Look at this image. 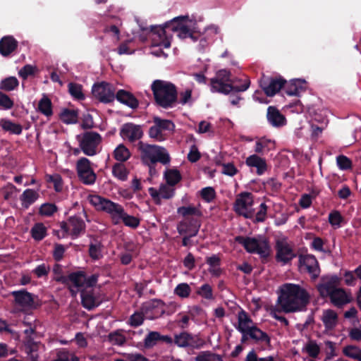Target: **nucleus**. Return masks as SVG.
<instances>
[{"label": "nucleus", "instance_id": "nucleus-1", "mask_svg": "<svg viewBox=\"0 0 361 361\" xmlns=\"http://www.w3.org/2000/svg\"><path fill=\"white\" fill-rule=\"evenodd\" d=\"M238 80L232 78L231 73L226 69L218 71L215 76L209 80L210 90L213 93H219L225 95L232 94L230 97V102L232 105L238 104L241 97L235 95V93L244 92L250 87V82L245 79L242 84L238 85Z\"/></svg>", "mask_w": 361, "mask_h": 361}, {"label": "nucleus", "instance_id": "nucleus-2", "mask_svg": "<svg viewBox=\"0 0 361 361\" xmlns=\"http://www.w3.org/2000/svg\"><path fill=\"white\" fill-rule=\"evenodd\" d=\"M309 293L298 284L285 283L281 288L278 302L286 313L305 310L310 303Z\"/></svg>", "mask_w": 361, "mask_h": 361}, {"label": "nucleus", "instance_id": "nucleus-3", "mask_svg": "<svg viewBox=\"0 0 361 361\" xmlns=\"http://www.w3.org/2000/svg\"><path fill=\"white\" fill-rule=\"evenodd\" d=\"M89 201L96 210L110 214L114 225L123 222L126 226L132 228H137L140 226V219L128 214L123 207L118 203L97 195H90Z\"/></svg>", "mask_w": 361, "mask_h": 361}, {"label": "nucleus", "instance_id": "nucleus-4", "mask_svg": "<svg viewBox=\"0 0 361 361\" xmlns=\"http://www.w3.org/2000/svg\"><path fill=\"white\" fill-rule=\"evenodd\" d=\"M188 18V16H180L165 23L163 26L152 25L149 30L155 35L152 39V45L169 48L171 47V35L168 34V30L178 32V36L180 39L189 37L191 29L184 24Z\"/></svg>", "mask_w": 361, "mask_h": 361}, {"label": "nucleus", "instance_id": "nucleus-5", "mask_svg": "<svg viewBox=\"0 0 361 361\" xmlns=\"http://www.w3.org/2000/svg\"><path fill=\"white\" fill-rule=\"evenodd\" d=\"M155 104L164 109L174 108L178 104L176 86L166 80H155L151 85Z\"/></svg>", "mask_w": 361, "mask_h": 361}, {"label": "nucleus", "instance_id": "nucleus-6", "mask_svg": "<svg viewBox=\"0 0 361 361\" xmlns=\"http://www.w3.org/2000/svg\"><path fill=\"white\" fill-rule=\"evenodd\" d=\"M177 214L183 218L177 224L178 233L197 235L202 225V211L193 205L182 206L177 209Z\"/></svg>", "mask_w": 361, "mask_h": 361}, {"label": "nucleus", "instance_id": "nucleus-7", "mask_svg": "<svg viewBox=\"0 0 361 361\" xmlns=\"http://www.w3.org/2000/svg\"><path fill=\"white\" fill-rule=\"evenodd\" d=\"M137 149L140 152V156L144 162H149L152 164L160 162L166 165L171 161L167 150L163 147L149 145L140 141L137 145Z\"/></svg>", "mask_w": 361, "mask_h": 361}, {"label": "nucleus", "instance_id": "nucleus-8", "mask_svg": "<svg viewBox=\"0 0 361 361\" xmlns=\"http://www.w3.org/2000/svg\"><path fill=\"white\" fill-rule=\"evenodd\" d=\"M13 298V303L20 308V311L27 312L37 309L40 307L41 303L38 299V296L28 292L26 289H20L13 290L10 293Z\"/></svg>", "mask_w": 361, "mask_h": 361}, {"label": "nucleus", "instance_id": "nucleus-9", "mask_svg": "<svg viewBox=\"0 0 361 361\" xmlns=\"http://www.w3.org/2000/svg\"><path fill=\"white\" fill-rule=\"evenodd\" d=\"M76 139L81 151L89 157L94 156L98 153V146L102 140L100 134L94 131H86L78 135Z\"/></svg>", "mask_w": 361, "mask_h": 361}, {"label": "nucleus", "instance_id": "nucleus-10", "mask_svg": "<svg viewBox=\"0 0 361 361\" xmlns=\"http://www.w3.org/2000/svg\"><path fill=\"white\" fill-rule=\"evenodd\" d=\"M235 242L241 245L248 253H256L262 257H267L269 255V246L266 241H259L255 238L237 235Z\"/></svg>", "mask_w": 361, "mask_h": 361}, {"label": "nucleus", "instance_id": "nucleus-11", "mask_svg": "<svg viewBox=\"0 0 361 361\" xmlns=\"http://www.w3.org/2000/svg\"><path fill=\"white\" fill-rule=\"evenodd\" d=\"M175 125L168 119H163L159 116L153 118V125L149 128L148 135L149 137L155 140L156 141H163L166 139L165 131H173Z\"/></svg>", "mask_w": 361, "mask_h": 361}, {"label": "nucleus", "instance_id": "nucleus-12", "mask_svg": "<svg viewBox=\"0 0 361 361\" xmlns=\"http://www.w3.org/2000/svg\"><path fill=\"white\" fill-rule=\"evenodd\" d=\"M259 83L267 97H273L285 86L286 80L280 75L271 77L263 74L259 80Z\"/></svg>", "mask_w": 361, "mask_h": 361}, {"label": "nucleus", "instance_id": "nucleus-13", "mask_svg": "<svg viewBox=\"0 0 361 361\" xmlns=\"http://www.w3.org/2000/svg\"><path fill=\"white\" fill-rule=\"evenodd\" d=\"M253 203V195L249 192H243L237 196L233 204V209L236 214L245 219H251L253 216V211L249 208Z\"/></svg>", "mask_w": 361, "mask_h": 361}, {"label": "nucleus", "instance_id": "nucleus-14", "mask_svg": "<svg viewBox=\"0 0 361 361\" xmlns=\"http://www.w3.org/2000/svg\"><path fill=\"white\" fill-rule=\"evenodd\" d=\"M115 87L114 85L101 82L94 84L92 88V96L104 104L111 103L115 99Z\"/></svg>", "mask_w": 361, "mask_h": 361}, {"label": "nucleus", "instance_id": "nucleus-15", "mask_svg": "<svg viewBox=\"0 0 361 361\" xmlns=\"http://www.w3.org/2000/svg\"><path fill=\"white\" fill-rule=\"evenodd\" d=\"M76 171L79 180L85 185L95 183L97 176L92 168V162L87 158L81 157L77 161Z\"/></svg>", "mask_w": 361, "mask_h": 361}, {"label": "nucleus", "instance_id": "nucleus-16", "mask_svg": "<svg viewBox=\"0 0 361 361\" xmlns=\"http://www.w3.org/2000/svg\"><path fill=\"white\" fill-rule=\"evenodd\" d=\"M174 344L179 348L200 349L203 347L204 342L198 335L182 331L174 335Z\"/></svg>", "mask_w": 361, "mask_h": 361}, {"label": "nucleus", "instance_id": "nucleus-17", "mask_svg": "<svg viewBox=\"0 0 361 361\" xmlns=\"http://www.w3.org/2000/svg\"><path fill=\"white\" fill-rule=\"evenodd\" d=\"M66 286L72 297H76L78 292L85 290V271H77L67 276Z\"/></svg>", "mask_w": 361, "mask_h": 361}, {"label": "nucleus", "instance_id": "nucleus-18", "mask_svg": "<svg viewBox=\"0 0 361 361\" xmlns=\"http://www.w3.org/2000/svg\"><path fill=\"white\" fill-rule=\"evenodd\" d=\"M120 135L123 140L133 143L140 140L144 135V132L141 126L133 123H126L122 126Z\"/></svg>", "mask_w": 361, "mask_h": 361}, {"label": "nucleus", "instance_id": "nucleus-19", "mask_svg": "<svg viewBox=\"0 0 361 361\" xmlns=\"http://www.w3.org/2000/svg\"><path fill=\"white\" fill-rule=\"evenodd\" d=\"M299 263L305 268L312 279L319 277L320 268L317 258L313 255H300Z\"/></svg>", "mask_w": 361, "mask_h": 361}, {"label": "nucleus", "instance_id": "nucleus-20", "mask_svg": "<svg viewBox=\"0 0 361 361\" xmlns=\"http://www.w3.org/2000/svg\"><path fill=\"white\" fill-rule=\"evenodd\" d=\"M276 254V260L286 264L290 262L295 255L291 247L286 242L278 240L275 246Z\"/></svg>", "mask_w": 361, "mask_h": 361}, {"label": "nucleus", "instance_id": "nucleus-21", "mask_svg": "<svg viewBox=\"0 0 361 361\" xmlns=\"http://www.w3.org/2000/svg\"><path fill=\"white\" fill-rule=\"evenodd\" d=\"M338 283L339 278L337 276L322 277L321 283L317 286V289L322 298H329Z\"/></svg>", "mask_w": 361, "mask_h": 361}, {"label": "nucleus", "instance_id": "nucleus-22", "mask_svg": "<svg viewBox=\"0 0 361 361\" xmlns=\"http://www.w3.org/2000/svg\"><path fill=\"white\" fill-rule=\"evenodd\" d=\"M68 221L70 226V235L72 239H76L85 234L86 231V224L80 216L77 215L70 216L68 219Z\"/></svg>", "mask_w": 361, "mask_h": 361}, {"label": "nucleus", "instance_id": "nucleus-23", "mask_svg": "<svg viewBox=\"0 0 361 361\" xmlns=\"http://www.w3.org/2000/svg\"><path fill=\"white\" fill-rule=\"evenodd\" d=\"M18 42L11 35H6L0 39V54L4 56H10L16 50Z\"/></svg>", "mask_w": 361, "mask_h": 361}, {"label": "nucleus", "instance_id": "nucleus-24", "mask_svg": "<svg viewBox=\"0 0 361 361\" xmlns=\"http://www.w3.org/2000/svg\"><path fill=\"white\" fill-rule=\"evenodd\" d=\"M115 99L120 103L133 109H135L139 106V101L130 92L125 90H119L115 93Z\"/></svg>", "mask_w": 361, "mask_h": 361}, {"label": "nucleus", "instance_id": "nucleus-25", "mask_svg": "<svg viewBox=\"0 0 361 361\" xmlns=\"http://www.w3.org/2000/svg\"><path fill=\"white\" fill-rule=\"evenodd\" d=\"M267 118L268 122L274 127H281L286 124L285 116L274 106L267 108Z\"/></svg>", "mask_w": 361, "mask_h": 361}, {"label": "nucleus", "instance_id": "nucleus-26", "mask_svg": "<svg viewBox=\"0 0 361 361\" xmlns=\"http://www.w3.org/2000/svg\"><path fill=\"white\" fill-rule=\"evenodd\" d=\"M245 164L250 167L257 169V174L261 176L267 170V164L265 159L260 157L257 154H252L247 157Z\"/></svg>", "mask_w": 361, "mask_h": 361}, {"label": "nucleus", "instance_id": "nucleus-27", "mask_svg": "<svg viewBox=\"0 0 361 361\" xmlns=\"http://www.w3.org/2000/svg\"><path fill=\"white\" fill-rule=\"evenodd\" d=\"M39 197L37 191L33 189H26L20 196L21 205L25 209H28L30 206L34 204Z\"/></svg>", "mask_w": 361, "mask_h": 361}, {"label": "nucleus", "instance_id": "nucleus-28", "mask_svg": "<svg viewBox=\"0 0 361 361\" xmlns=\"http://www.w3.org/2000/svg\"><path fill=\"white\" fill-rule=\"evenodd\" d=\"M331 302L336 307H342L343 305L350 302V299L342 288H336L329 296Z\"/></svg>", "mask_w": 361, "mask_h": 361}, {"label": "nucleus", "instance_id": "nucleus-29", "mask_svg": "<svg viewBox=\"0 0 361 361\" xmlns=\"http://www.w3.org/2000/svg\"><path fill=\"white\" fill-rule=\"evenodd\" d=\"M275 148V142L266 137L259 138L255 143V152L259 154H264Z\"/></svg>", "mask_w": 361, "mask_h": 361}, {"label": "nucleus", "instance_id": "nucleus-30", "mask_svg": "<svg viewBox=\"0 0 361 361\" xmlns=\"http://www.w3.org/2000/svg\"><path fill=\"white\" fill-rule=\"evenodd\" d=\"M248 334L250 339L254 340L256 343L264 342L267 345L270 344L271 338L269 336L255 325L250 327Z\"/></svg>", "mask_w": 361, "mask_h": 361}, {"label": "nucleus", "instance_id": "nucleus-31", "mask_svg": "<svg viewBox=\"0 0 361 361\" xmlns=\"http://www.w3.org/2000/svg\"><path fill=\"white\" fill-rule=\"evenodd\" d=\"M82 305L88 310H92L100 305L92 292L81 290L80 293Z\"/></svg>", "mask_w": 361, "mask_h": 361}, {"label": "nucleus", "instance_id": "nucleus-32", "mask_svg": "<svg viewBox=\"0 0 361 361\" xmlns=\"http://www.w3.org/2000/svg\"><path fill=\"white\" fill-rule=\"evenodd\" d=\"M238 326L236 329L240 332H245V331H249L251 326L250 324L253 323L252 319L248 315V314L243 309L238 314Z\"/></svg>", "mask_w": 361, "mask_h": 361}, {"label": "nucleus", "instance_id": "nucleus-33", "mask_svg": "<svg viewBox=\"0 0 361 361\" xmlns=\"http://www.w3.org/2000/svg\"><path fill=\"white\" fill-rule=\"evenodd\" d=\"M159 342H160V333L155 331H149L140 345L146 349H151L157 345Z\"/></svg>", "mask_w": 361, "mask_h": 361}, {"label": "nucleus", "instance_id": "nucleus-34", "mask_svg": "<svg viewBox=\"0 0 361 361\" xmlns=\"http://www.w3.org/2000/svg\"><path fill=\"white\" fill-rule=\"evenodd\" d=\"M0 126L6 131L14 135H20L23 131V127L18 123H15L9 119L1 118L0 120Z\"/></svg>", "mask_w": 361, "mask_h": 361}, {"label": "nucleus", "instance_id": "nucleus-35", "mask_svg": "<svg viewBox=\"0 0 361 361\" xmlns=\"http://www.w3.org/2000/svg\"><path fill=\"white\" fill-rule=\"evenodd\" d=\"M337 320L338 315L334 310H327L324 312L322 316V322L326 329H334L337 324Z\"/></svg>", "mask_w": 361, "mask_h": 361}, {"label": "nucleus", "instance_id": "nucleus-36", "mask_svg": "<svg viewBox=\"0 0 361 361\" xmlns=\"http://www.w3.org/2000/svg\"><path fill=\"white\" fill-rule=\"evenodd\" d=\"M301 84L302 80L298 79H293L288 83L286 82L283 87L286 94L288 96H298L300 91L302 90Z\"/></svg>", "mask_w": 361, "mask_h": 361}, {"label": "nucleus", "instance_id": "nucleus-37", "mask_svg": "<svg viewBox=\"0 0 361 361\" xmlns=\"http://www.w3.org/2000/svg\"><path fill=\"white\" fill-rule=\"evenodd\" d=\"M37 110L47 117L52 116V103L47 96L44 95L39 101Z\"/></svg>", "mask_w": 361, "mask_h": 361}, {"label": "nucleus", "instance_id": "nucleus-38", "mask_svg": "<svg viewBox=\"0 0 361 361\" xmlns=\"http://www.w3.org/2000/svg\"><path fill=\"white\" fill-rule=\"evenodd\" d=\"M78 111L75 109H64L60 114V119L66 124L78 122Z\"/></svg>", "mask_w": 361, "mask_h": 361}, {"label": "nucleus", "instance_id": "nucleus-39", "mask_svg": "<svg viewBox=\"0 0 361 361\" xmlns=\"http://www.w3.org/2000/svg\"><path fill=\"white\" fill-rule=\"evenodd\" d=\"M129 171L123 163H116L112 167V174L121 181L128 179Z\"/></svg>", "mask_w": 361, "mask_h": 361}, {"label": "nucleus", "instance_id": "nucleus-40", "mask_svg": "<svg viewBox=\"0 0 361 361\" xmlns=\"http://www.w3.org/2000/svg\"><path fill=\"white\" fill-rule=\"evenodd\" d=\"M19 85L18 80L14 76L7 77L0 82V90L11 92L16 90Z\"/></svg>", "mask_w": 361, "mask_h": 361}, {"label": "nucleus", "instance_id": "nucleus-41", "mask_svg": "<svg viewBox=\"0 0 361 361\" xmlns=\"http://www.w3.org/2000/svg\"><path fill=\"white\" fill-rule=\"evenodd\" d=\"M130 155L129 149L123 144H120L114 151V159L121 163L127 161Z\"/></svg>", "mask_w": 361, "mask_h": 361}, {"label": "nucleus", "instance_id": "nucleus-42", "mask_svg": "<svg viewBox=\"0 0 361 361\" xmlns=\"http://www.w3.org/2000/svg\"><path fill=\"white\" fill-rule=\"evenodd\" d=\"M164 177L169 186H174L182 179L181 174L178 169H168L164 173Z\"/></svg>", "mask_w": 361, "mask_h": 361}, {"label": "nucleus", "instance_id": "nucleus-43", "mask_svg": "<svg viewBox=\"0 0 361 361\" xmlns=\"http://www.w3.org/2000/svg\"><path fill=\"white\" fill-rule=\"evenodd\" d=\"M32 237L37 241L42 240L47 235V228L42 223H37L31 228Z\"/></svg>", "mask_w": 361, "mask_h": 361}, {"label": "nucleus", "instance_id": "nucleus-44", "mask_svg": "<svg viewBox=\"0 0 361 361\" xmlns=\"http://www.w3.org/2000/svg\"><path fill=\"white\" fill-rule=\"evenodd\" d=\"M53 361H79V358L73 353L62 348L56 353V357Z\"/></svg>", "mask_w": 361, "mask_h": 361}, {"label": "nucleus", "instance_id": "nucleus-45", "mask_svg": "<svg viewBox=\"0 0 361 361\" xmlns=\"http://www.w3.org/2000/svg\"><path fill=\"white\" fill-rule=\"evenodd\" d=\"M68 92L70 94L77 100L85 99V95L82 93V87L81 85L74 82L68 84Z\"/></svg>", "mask_w": 361, "mask_h": 361}, {"label": "nucleus", "instance_id": "nucleus-46", "mask_svg": "<svg viewBox=\"0 0 361 361\" xmlns=\"http://www.w3.org/2000/svg\"><path fill=\"white\" fill-rule=\"evenodd\" d=\"M123 330H116L108 335L109 342L113 345H123L126 342V338L121 334Z\"/></svg>", "mask_w": 361, "mask_h": 361}, {"label": "nucleus", "instance_id": "nucleus-47", "mask_svg": "<svg viewBox=\"0 0 361 361\" xmlns=\"http://www.w3.org/2000/svg\"><path fill=\"white\" fill-rule=\"evenodd\" d=\"M191 288L187 283H181L176 286L174 293L181 298H187L190 296Z\"/></svg>", "mask_w": 361, "mask_h": 361}, {"label": "nucleus", "instance_id": "nucleus-48", "mask_svg": "<svg viewBox=\"0 0 361 361\" xmlns=\"http://www.w3.org/2000/svg\"><path fill=\"white\" fill-rule=\"evenodd\" d=\"M305 350L310 357L317 358L320 353V348L315 341L310 340L305 347Z\"/></svg>", "mask_w": 361, "mask_h": 361}, {"label": "nucleus", "instance_id": "nucleus-49", "mask_svg": "<svg viewBox=\"0 0 361 361\" xmlns=\"http://www.w3.org/2000/svg\"><path fill=\"white\" fill-rule=\"evenodd\" d=\"M144 321V314L141 312H135L129 317L128 324L132 327H137L142 325Z\"/></svg>", "mask_w": 361, "mask_h": 361}, {"label": "nucleus", "instance_id": "nucleus-50", "mask_svg": "<svg viewBox=\"0 0 361 361\" xmlns=\"http://www.w3.org/2000/svg\"><path fill=\"white\" fill-rule=\"evenodd\" d=\"M198 295L207 300L214 299L213 290L212 286L208 283H204L196 291Z\"/></svg>", "mask_w": 361, "mask_h": 361}, {"label": "nucleus", "instance_id": "nucleus-51", "mask_svg": "<svg viewBox=\"0 0 361 361\" xmlns=\"http://www.w3.org/2000/svg\"><path fill=\"white\" fill-rule=\"evenodd\" d=\"M53 273L54 275V280L63 285L67 283V276L63 275V271L61 265L56 264L53 267Z\"/></svg>", "mask_w": 361, "mask_h": 361}, {"label": "nucleus", "instance_id": "nucleus-52", "mask_svg": "<svg viewBox=\"0 0 361 361\" xmlns=\"http://www.w3.org/2000/svg\"><path fill=\"white\" fill-rule=\"evenodd\" d=\"M216 360L221 361V358L219 355L209 351L200 352L195 358V361H215Z\"/></svg>", "mask_w": 361, "mask_h": 361}, {"label": "nucleus", "instance_id": "nucleus-53", "mask_svg": "<svg viewBox=\"0 0 361 361\" xmlns=\"http://www.w3.org/2000/svg\"><path fill=\"white\" fill-rule=\"evenodd\" d=\"M200 196L206 202H212L216 197L215 190L212 187H206L200 190Z\"/></svg>", "mask_w": 361, "mask_h": 361}, {"label": "nucleus", "instance_id": "nucleus-54", "mask_svg": "<svg viewBox=\"0 0 361 361\" xmlns=\"http://www.w3.org/2000/svg\"><path fill=\"white\" fill-rule=\"evenodd\" d=\"M102 247L100 243L96 244L91 243L89 245V255L92 259L97 260L102 257Z\"/></svg>", "mask_w": 361, "mask_h": 361}, {"label": "nucleus", "instance_id": "nucleus-55", "mask_svg": "<svg viewBox=\"0 0 361 361\" xmlns=\"http://www.w3.org/2000/svg\"><path fill=\"white\" fill-rule=\"evenodd\" d=\"M57 209V207L54 204L44 203L41 205L39 213L42 216H51Z\"/></svg>", "mask_w": 361, "mask_h": 361}, {"label": "nucleus", "instance_id": "nucleus-56", "mask_svg": "<svg viewBox=\"0 0 361 361\" xmlns=\"http://www.w3.org/2000/svg\"><path fill=\"white\" fill-rule=\"evenodd\" d=\"M336 163L338 168L345 171L352 169V161L345 155H339L336 157Z\"/></svg>", "mask_w": 361, "mask_h": 361}, {"label": "nucleus", "instance_id": "nucleus-57", "mask_svg": "<svg viewBox=\"0 0 361 361\" xmlns=\"http://www.w3.org/2000/svg\"><path fill=\"white\" fill-rule=\"evenodd\" d=\"M47 182L54 184V188L56 192H61L63 189V181L60 175L54 174L47 176Z\"/></svg>", "mask_w": 361, "mask_h": 361}, {"label": "nucleus", "instance_id": "nucleus-58", "mask_svg": "<svg viewBox=\"0 0 361 361\" xmlns=\"http://www.w3.org/2000/svg\"><path fill=\"white\" fill-rule=\"evenodd\" d=\"M14 102L8 95L0 91V108L11 109L13 107Z\"/></svg>", "mask_w": 361, "mask_h": 361}, {"label": "nucleus", "instance_id": "nucleus-59", "mask_svg": "<svg viewBox=\"0 0 361 361\" xmlns=\"http://www.w3.org/2000/svg\"><path fill=\"white\" fill-rule=\"evenodd\" d=\"M268 207L267 205L263 202L259 205V211L257 212L255 215V219L254 220L255 223L264 222L267 219Z\"/></svg>", "mask_w": 361, "mask_h": 361}, {"label": "nucleus", "instance_id": "nucleus-60", "mask_svg": "<svg viewBox=\"0 0 361 361\" xmlns=\"http://www.w3.org/2000/svg\"><path fill=\"white\" fill-rule=\"evenodd\" d=\"M160 196L162 199L169 200L172 198L175 195V189L169 185H161L159 187Z\"/></svg>", "mask_w": 361, "mask_h": 361}, {"label": "nucleus", "instance_id": "nucleus-61", "mask_svg": "<svg viewBox=\"0 0 361 361\" xmlns=\"http://www.w3.org/2000/svg\"><path fill=\"white\" fill-rule=\"evenodd\" d=\"M360 351L361 349L355 345H350L343 348L344 355L352 359H355Z\"/></svg>", "mask_w": 361, "mask_h": 361}, {"label": "nucleus", "instance_id": "nucleus-62", "mask_svg": "<svg viewBox=\"0 0 361 361\" xmlns=\"http://www.w3.org/2000/svg\"><path fill=\"white\" fill-rule=\"evenodd\" d=\"M343 217L338 211L334 210L329 214V222L332 226H340Z\"/></svg>", "mask_w": 361, "mask_h": 361}, {"label": "nucleus", "instance_id": "nucleus-63", "mask_svg": "<svg viewBox=\"0 0 361 361\" xmlns=\"http://www.w3.org/2000/svg\"><path fill=\"white\" fill-rule=\"evenodd\" d=\"M35 67L27 64L24 66L19 71L18 75L23 80H26L29 76L33 75L35 74Z\"/></svg>", "mask_w": 361, "mask_h": 361}, {"label": "nucleus", "instance_id": "nucleus-64", "mask_svg": "<svg viewBox=\"0 0 361 361\" xmlns=\"http://www.w3.org/2000/svg\"><path fill=\"white\" fill-rule=\"evenodd\" d=\"M66 251L65 247L59 243L54 245V249L53 251V258L56 262H60L63 258Z\"/></svg>", "mask_w": 361, "mask_h": 361}]
</instances>
